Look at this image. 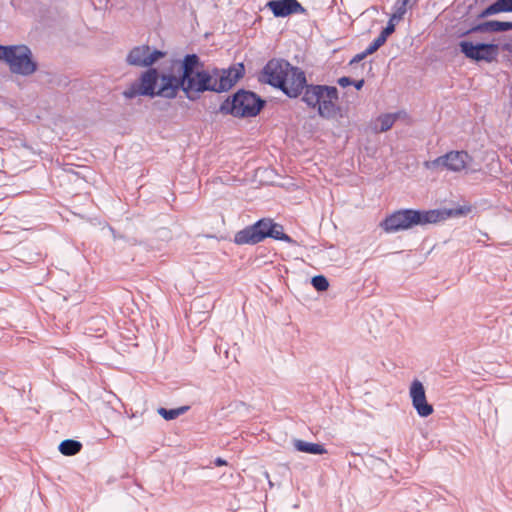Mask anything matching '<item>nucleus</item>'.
Segmentation results:
<instances>
[{"label":"nucleus","instance_id":"nucleus-14","mask_svg":"<svg viewBox=\"0 0 512 512\" xmlns=\"http://www.w3.org/2000/svg\"><path fill=\"white\" fill-rule=\"evenodd\" d=\"M403 115L402 112L387 113L380 115L373 124V131L376 133L386 132L392 128L395 121Z\"/></svg>","mask_w":512,"mask_h":512},{"label":"nucleus","instance_id":"nucleus-16","mask_svg":"<svg viewBox=\"0 0 512 512\" xmlns=\"http://www.w3.org/2000/svg\"><path fill=\"white\" fill-rule=\"evenodd\" d=\"M82 444L73 439H66L59 445V451L65 456H73L80 452Z\"/></svg>","mask_w":512,"mask_h":512},{"label":"nucleus","instance_id":"nucleus-2","mask_svg":"<svg viewBox=\"0 0 512 512\" xmlns=\"http://www.w3.org/2000/svg\"><path fill=\"white\" fill-rule=\"evenodd\" d=\"M470 212L467 207L455 209H434L418 211L413 209L399 210L386 217L381 223L383 229L388 233L407 230L417 225L436 224L449 218L465 216Z\"/></svg>","mask_w":512,"mask_h":512},{"label":"nucleus","instance_id":"nucleus-21","mask_svg":"<svg viewBox=\"0 0 512 512\" xmlns=\"http://www.w3.org/2000/svg\"><path fill=\"white\" fill-rule=\"evenodd\" d=\"M411 0H403L401 3H399L396 7V11L391 16V20L393 21H400L404 14L406 13V6Z\"/></svg>","mask_w":512,"mask_h":512},{"label":"nucleus","instance_id":"nucleus-11","mask_svg":"<svg viewBox=\"0 0 512 512\" xmlns=\"http://www.w3.org/2000/svg\"><path fill=\"white\" fill-rule=\"evenodd\" d=\"M409 396L412 406L420 417H428L433 413V406L427 402L425 388L421 381L417 379L412 381Z\"/></svg>","mask_w":512,"mask_h":512},{"label":"nucleus","instance_id":"nucleus-22","mask_svg":"<svg viewBox=\"0 0 512 512\" xmlns=\"http://www.w3.org/2000/svg\"><path fill=\"white\" fill-rule=\"evenodd\" d=\"M495 4L499 12H512V0H497Z\"/></svg>","mask_w":512,"mask_h":512},{"label":"nucleus","instance_id":"nucleus-1","mask_svg":"<svg viewBox=\"0 0 512 512\" xmlns=\"http://www.w3.org/2000/svg\"><path fill=\"white\" fill-rule=\"evenodd\" d=\"M196 54H187L181 61L175 60L169 69L143 71L139 78L122 92L126 99L138 96L175 99L179 91L194 101L206 91L225 92L243 77L245 68L238 63L226 70H204Z\"/></svg>","mask_w":512,"mask_h":512},{"label":"nucleus","instance_id":"nucleus-24","mask_svg":"<svg viewBox=\"0 0 512 512\" xmlns=\"http://www.w3.org/2000/svg\"><path fill=\"white\" fill-rule=\"evenodd\" d=\"M395 31L394 21L389 19L387 26L381 31V35H384L387 39Z\"/></svg>","mask_w":512,"mask_h":512},{"label":"nucleus","instance_id":"nucleus-17","mask_svg":"<svg viewBox=\"0 0 512 512\" xmlns=\"http://www.w3.org/2000/svg\"><path fill=\"white\" fill-rule=\"evenodd\" d=\"M479 29L491 32L509 31L512 29V22L492 20L479 26Z\"/></svg>","mask_w":512,"mask_h":512},{"label":"nucleus","instance_id":"nucleus-3","mask_svg":"<svg viewBox=\"0 0 512 512\" xmlns=\"http://www.w3.org/2000/svg\"><path fill=\"white\" fill-rule=\"evenodd\" d=\"M302 100L308 106L317 108L319 115L326 119L334 118L339 112V107L336 104L338 91L333 86H307Z\"/></svg>","mask_w":512,"mask_h":512},{"label":"nucleus","instance_id":"nucleus-12","mask_svg":"<svg viewBox=\"0 0 512 512\" xmlns=\"http://www.w3.org/2000/svg\"><path fill=\"white\" fill-rule=\"evenodd\" d=\"M267 7L275 17H286L295 13H304L305 9L297 0H271Z\"/></svg>","mask_w":512,"mask_h":512},{"label":"nucleus","instance_id":"nucleus-4","mask_svg":"<svg viewBox=\"0 0 512 512\" xmlns=\"http://www.w3.org/2000/svg\"><path fill=\"white\" fill-rule=\"evenodd\" d=\"M0 60H4L9 65L12 73L22 76L32 75L37 69L31 50L25 45H0Z\"/></svg>","mask_w":512,"mask_h":512},{"label":"nucleus","instance_id":"nucleus-6","mask_svg":"<svg viewBox=\"0 0 512 512\" xmlns=\"http://www.w3.org/2000/svg\"><path fill=\"white\" fill-rule=\"evenodd\" d=\"M471 161L472 158L466 151H450L434 160L424 162V167L435 172H462L468 168Z\"/></svg>","mask_w":512,"mask_h":512},{"label":"nucleus","instance_id":"nucleus-10","mask_svg":"<svg viewBox=\"0 0 512 512\" xmlns=\"http://www.w3.org/2000/svg\"><path fill=\"white\" fill-rule=\"evenodd\" d=\"M306 77L302 70L297 67L290 66L289 72L286 73L283 85L279 88L289 97L299 96L303 89H306Z\"/></svg>","mask_w":512,"mask_h":512},{"label":"nucleus","instance_id":"nucleus-20","mask_svg":"<svg viewBox=\"0 0 512 512\" xmlns=\"http://www.w3.org/2000/svg\"><path fill=\"white\" fill-rule=\"evenodd\" d=\"M313 287L318 291H325L329 287L328 280L323 275L314 276L311 280Z\"/></svg>","mask_w":512,"mask_h":512},{"label":"nucleus","instance_id":"nucleus-28","mask_svg":"<svg viewBox=\"0 0 512 512\" xmlns=\"http://www.w3.org/2000/svg\"><path fill=\"white\" fill-rule=\"evenodd\" d=\"M386 38L384 35H379L376 39L373 40V45L378 49L386 42Z\"/></svg>","mask_w":512,"mask_h":512},{"label":"nucleus","instance_id":"nucleus-34","mask_svg":"<svg viewBox=\"0 0 512 512\" xmlns=\"http://www.w3.org/2000/svg\"><path fill=\"white\" fill-rule=\"evenodd\" d=\"M97 331H98V332H101V331H104V329L99 327V328L97 329Z\"/></svg>","mask_w":512,"mask_h":512},{"label":"nucleus","instance_id":"nucleus-25","mask_svg":"<svg viewBox=\"0 0 512 512\" xmlns=\"http://www.w3.org/2000/svg\"><path fill=\"white\" fill-rule=\"evenodd\" d=\"M497 13H500L498 11V8L495 4V2L493 4H491L490 6H488L482 13H481V16L482 17H487V16H490V15H494V14H497Z\"/></svg>","mask_w":512,"mask_h":512},{"label":"nucleus","instance_id":"nucleus-9","mask_svg":"<svg viewBox=\"0 0 512 512\" xmlns=\"http://www.w3.org/2000/svg\"><path fill=\"white\" fill-rule=\"evenodd\" d=\"M290 63L285 60L272 59L264 67L262 81L279 88L283 85L285 75L290 70Z\"/></svg>","mask_w":512,"mask_h":512},{"label":"nucleus","instance_id":"nucleus-13","mask_svg":"<svg viewBox=\"0 0 512 512\" xmlns=\"http://www.w3.org/2000/svg\"><path fill=\"white\" fill-rule=\"evenodd\" d=\"M260 224L250 225L238 231L234 236V242L238 245H255L264 240V233L258 229Z\"/></svg>","mask_w":512,"mask_h":512},{"label":"nucleus","instance_id":"nucleus-30","mask_svg":"<svg viewBox=\"0 0 512 512\" xmlns=\"http://www.w3.org/2000/svg\"><path fill=\"white\" fill-rule=\"evenodd\" d=\"M377 50H378V48H377V47H375V46L373 45V43H370V45L365 49V52H366V54H367V55H371V54H373L374 52H376Z\"/></svg>","mask_w":512,"mask_h":512},{"label":"nucleus","instance_id":"nucleus-27","mask_svg":"<svg viewBox=\"0 0 512 512\" xmlns=\"http://www.w3.org/2000/svg\"><path fill=\"white\" fill-rule=\"evenodd\" d=\"M368 55L366 54L365 50L361 53H358L356 54L350 61V65L354 64V63H358L360 61H362L365 57H367Z\"/></svg>","mask_w":512,"mask_h":512},{"label":"nucleus","instance_id":"nucleus-26","mask_svg":"<svg viewBox=\"0 0 512 512\" xmlns=\"http://www.w3.org/2000/svg\"><path fill=\"white\" fill-rule=\"evenodd\" d=\"M337 83H338L339 86L345 88V87H347L349 85H352L353 80H351V78H349V77H345L344 76V77L339 78Z\"/></svg>","mask_w":512,"mask_h":512},{"label":"nucleus","instance_id":"nucleus-19","mask_svg":"<svg viewBox=\"0 0 512 512\" xmlns=\"http://www.w3.org/2000/svg\"><path fill=\"white\" fill-rule=\"evenodd\" d=\"M189 409L188 406H182L176 409H165V408H159L158 413L161 415L165 420H173L180 415L184 414Z\"/></svg>","mask_w":512,"mask_h":512},{"label":"nucleus","instance_id":"nucleus-15","mask_svg":"<svg viewBox=\"0 0 512 512\" xmlns=\"http://www.w3.org/2000/svg\"><path fill=\"white\" fill-rule=\"evenodd\" d=\"M294 448L303 453L320 455L326 453V449L321 444L310 443L300 439H295L293 441Z\"/></svg>","mask_w":512,"mask_h":512},{"label":"nucleus","instance_id":"nucleus-32","mask_svg":"<svg viewBox=\"0 0 512 512\" xmlns=\"http://www.w3.org/2000/svg\"><path fill=\"white\" fill-rule=\"evenodd\" d=\"M215 465L216 466H224V465H227V461L224 460L223 458H216L215 461H214Z\"/></svg>","mask_w":512,"mask_h":512},{"label":"nucleus","instance_id":"nucleus-31","mask_svg":"<svg viewBox=\"0 0 512 512\" xmlns=\"http://www.w3.org/2000/svg\"><path fill=\"white\" fill-rule=\"evenodd\" d=\"M352 84L355 86V88L357 90H360L363 87V85H364V80L360 79V80H357V81H353Z\"/></svg>","mask_w":512,"mask_h":512},{"label":"nucleus","instance_id":"nucleus-8","mask_svg":"<svg viewBox=\"0 0 512 512\" xmlns=\"http://www.w3.org/2000/svg\"><path fill=\"white\" fill-rule=\"evenodd\" d=\"M459 46L466 57L475 61L492 62L497 58L499 52L498 46L495 44H473L469 41H461Z\"/></svg>","mask_w":512,"mask_h":512},{"label":"nucleus","instance_id":"nucleus-18","mask_svg":"<svg viewBox=\"0 0 512 512\" xmlns=\"http://www.w3.org/2000/svg\"><path fill=\"white\" fill-rule=\"evenodd\" d=\"M267 237L273 238L275 240L285 241L288 243H294L292 238L283 232L282 225L274 223V222L272 224V228L269 229L268 232L264 233V239Z\"/></svg>","mask_w":512,"mask_h":512},{"label":"nucleus","instance_id":"nucleus-29","mask_svg":"<svg viewBox=\"0 0 512 512\" xmlns=\"http://www.w3.org/2000/svg\"><path fill=\"white\" fill-rule=\"evenodd\" d=\"M96 324H100V325H103L104 324V321L103 319H92L89 321V326L87 327L88 330H91L92 329V326L93 325H96Z\"/></svg>","mask_w":512,"mask_h":512},{"label":"nucleus","instance_id":"nucleus-7","mask_svg":"<svg viewBox=\"0 0 512 512\" xmlns=\"http://www.w3.org/2000/svg\"><path fill=\"white\" fill-rule=\"evenodd\" d=\"M166 55L165 52L149 45L133 47L126 56V63L130 66L154 69L152 66Z\"/></svg>","mask_w":512,"mask_h":512},{"label":"nucleus","instance_id":"nucleus-33","mask_svg":"<svg viewBox=\"0 0 512 512\" xmlns=\"http://www.w3.org/2000/svg\"><path fill=\"white\" fill-rule=\"evenodd\" d=\"M503 49L505 51H508V52L512 53V42L504 44Z\"/></svg>","mask_w":512,"mask_h":512},{"label":"nucleus","instance_id":"nucleus-5","mask_svg":"<svg viewBox=\"0 0 512 512\" xmlns=\"http://www.w3.org/2000/svg\"><path fill=\"white\" fill-rule=\"evenodd\" d=\"M263 105L264 101L255 93L240 90L234 94L231 100H226L221 105V111L235 117H253L260 112Z\"/></svg>","mask_w":512,"mask_h":512},{"label":"nucleus","instance_id":"nucleus-23","mask_svg":"<svg viewBox=\"0 0 512 512\" xmlns=\"http://www.w3.org/2000/svg\"><path fill=\"white\" fill-rule=\"evenodd\" d=\"M255 224H260L257 230H260L262 233H266L272 228L273 221L271 219L264 218L257 221Z\"/></svg>","mask_w":512,"mask_h":512}]
</instances>
